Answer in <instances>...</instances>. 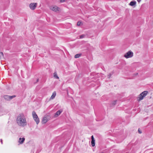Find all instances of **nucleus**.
<instances>
[{"mask_svg":"<svg viewBox=\"0 0 153 153\" xmlns=\"http://www.w3.org/2000/svg\"><path fill=\"white\" fill-rule=\"evenodd\" d=\"M0 140H1V144H2L3 143H2V139H1Z\"/></svg>","mask_w":153,"mask_h":153,"instance_id":"obj_24","label":"nucleus"},{"mask_svg":"<svg viewBox=\"0 0 153 153\" xmlns=\"http://www.w3.org/2000/svg\"><path fill=\"white\" fill-rule=\"evenodd\" d=\"M91 144L92 146L94 147L95 146V140L94 138L93 135H92L91 137Z\"/></svg>","mask_w":153,"mask_h":153,"instance_id":"obj_10","label":"nucleus"},{"mask_svg":"<svg viewBox=\"0 0 153 153\" xmlns=\"http://www.w3.org/2000/svg\"><path fill=\"white\" fill-rule=\"evenodd\" d=\"M112 74H111V73L109 74L108 75V78H110Z\"/></svg>","mask_w":153,"mask_h":153,"instance_id":"obj_17","label":"nucleus"},{"mask_svg":"<svg viewBox=\"0 0 153 153\" xmlns=\"http://www.w3.org/2000/svg\"><path fill=\"white\" fill-rule=\"evenodd\" d=\"M81 56V54H77L75 55L74 57L75 58H78L80 57Z\"/></svg>","mask_w":153,"mask_h":153,"instance_id":"obj_15","label":"nucleus"},{"mask_svg":"<svg viewBox=\"0 0 153 153\" xmlns=\"http://www.w3.org/2000/svg\"><path fill=\"white\" fill-rule=\"evenodd\" d=\"M62 110L61 109L58 111H57L56 113L55 114L54 117H57L58 116H59L60 114L62 112Z\"/></svg>","mask_w":153,"mask_h":153,"instance_id":"obj_9","label":"nucleus"},{"mask_svg":"<svg viewBox=\"0 0 153 153\" xmlns=\"http://www.w3.org/2000/svg\"><path fill=\"white\" fill-rule=\"evenodd\" d=\"M85 36V35L84 34H82L80 36V38L81 39H82L84 38Z\"/></svg>","mask_w":153,"mask_h":153,"instance_id":"obj_16","label":"nucleus"},{"mask_svg":"<svg viewBox=\"0 0 153 153\" xmlns=\"http://www.w3.org/2000/svg\"><path fill=\"white\" fill-rule=\"evenodd\" d=\"M81 22H78L77 23V25L78 26H80L81 25Z\"/></svg>","mask_w":153,"mask_h":153,"instance_id":"obj_20","label":"nucleus"},{"mask_svg":"<svg viewBox=\"0 0 153 153\" xmlns=\"http://www.w3.org/2000/svg\"><path fill=\"white\" fill-rule=\"evenodd\" d=\"M133 56V53L131 51H128L125 54L124 56L127 59L132 57Z\"/></svg>","mask_w":153,"mask_h":153,"instance_id":"obj_4","label":"nucleus"},{"mask_svg":"<svg viewBox=\"0 0 153 153\" xmlns=\"http://www.w3.org/2000/svg\"><path fill=\"white\" fill-rule=\"evenodd\" d=\"M56 93L55 91L51 95L50 99H53L56 96Z\"/></svg>","mask_w":153,"mask_h":153,"instance_id":"obj_13","label":"nucleus"},{"mask_svg":"<svg viewBox=\"0 0 153 153\" xmlns=\"http://www.w3.org/2000/svg\"><path fill=\"white\" fill-rule=\"evenodd\" d=\"M25 140V139L24 137H23L22 138H20L19 139L18 142L20 144H22L24 143Z\"/></svg>","mask_w":153,"mask_h":153,"instance_id":"obj_11","label":"nucleus"},{"mask_svg":"<svg viewBox=\"0 0 153 153\" xmlns=\"http://www.w3.org/2000/svg\"><path fill=\"white\" fill-rule=\"evenodd\" d=\"M37 4L35 3H33L30 4L29 7L30 9L32 10H34L37 7Z\"/></svg>","mask_w":153,"mask_h":153,"instance_id":"obj_7","label":"nucleus"},{"mask_svg":"<svg viewBox=\"0 0 153 153\" xmlns=\"http://www.w3.org/2000/svg\"><path fill=\"white\" fill-rule=\"evenodd\" d=\"M38 80H39V79H37V81H38Z\"/></svg>","mask_w":153,"mask_h":153,"instance_id":"obj_25","label":"nucleus"},{"mask_svg":"<svg viewBox=\"0 0 153 153\" xmlns=\"http://www.w3.org/2000/svg\"><path fill=\"white\" fill-rule=\"evenodd\" d=\"M136 2L135 1H131L129 3V5L131 6H133L136 4Z\"/></svg>","mask_w":153,"mask_h":153,"instance_id":"obj_12","label":"nucleus"},{"mask_svg":"<svg viewBox=\"0 0 153 153\" xmlns=\"http://www.w3.org/2000/svg\"><path fill=\"white\" fill-rule=\"evenodd\" d=\"M137 1L138 3H140L141 1V0H137Z\"/></svg>","mask_w":153,"mask_h":153,"instance_id":"obj_23","label":"nucleus"},{"mask_svg":"<svg viewBox=\"0 0 153 153\" xmlns=\"http://www.w3.org/2000/svg\"><path fill=\"white\" fill-rule=\"evenodd\" d=\"M65 0H60V1L61 2H65Z\"/></svg>","mask_w":153,"mask_h":153,"instance_id":"obj_21","label":"nucleus"},{"mask_svg":"<svg viewBox=\"0 0 153 153\" xmlns=\"http://www.w3.org/2000/svg\"><path fill=\"white\" fill-rule=\"evenodd\" d=\"M117 100H114L113 103H112V104L114 105H115L116 104V103L117 102Z\"/></svg>","mask_w":153,"mask_h":153,"instance_id":"obj_19","label":"nucleus"},{"mask_svg":"<svg viewBox=\"0 0 153 153\" xmlns=\"http://www.w3.org/2000/svg\"><path fill=\"white\" fill-rule=\"evenodd\" d=\"M1 56H3L4 54H3V52H0V56L1 57Z\"/></svg>","mask_w":153,"mask_h":153,"instance_id":"obj_18","label":"nucleus"},{"mask_svg":"<svg viewBox=\"0 0 153 153\" xmlns=\"http://www.w3.org/2000/svg\"><path fill=\"white\" fill-rule=\"evenodd\" d=\"M148 92L147 91H145L141 93L139 95V99L138 100V101H140L142 100L146 96Z\"/></svg>","mask_w":153,"mask_h":153,"instance_id":"obj_3","label":"nucleus"},{"mask_svg":"<svg viewBox=\"0 0 153 153\" xmlns=\"http://www.w3.org/2000/svg\"><path fill=\"white\" fill-rule=\"evenodd\" d=\"M32 115L34 120L36 122V124L38 125L39 123L40 120L39 118H38L35 111H33L32 112Z\"/></svg>","mask_w":153,"mask_h":153,"instance_id":"obj_2","label":"nucleus"},{"mask_svg":"<svg viewBox=\"0 0 153 153\" xmlns=\"http://www.w3.org/2000/svg\"><path fill=\"white\" fill-rule=\"evenodd\" d=\"M16 121L18 124L20 126L24 127L27 125L26 119L22 114H19L17 117Z\"/></svg>","mask_w":153,"mask_h":153,"instance_id":"obj_1","label":"nucleus"},{"mask_svg":"<svg viewBox=\"0 0 153 153\" xmlns=\"http://www.w3.org/2000/svg\"><path fill=\"white\" fill-rule=\"evenodd\" d=\"M53 75H54V77L55 78L57 79H59V77L57 75V73H56V72H54L53 74Z\"/></svg>","mask_w":153,"mask_h":153,"instance_id":"obj_14","label":"nucleus"},{"mask_svg":"<svg viewBox=\"0 0 153 153\" xmlns=\"http://www.w3.org/2000/svg\"><path fill=\"white\" fill-rule=\"evenodd\" d=\"M15 95H13L12 96H9L7 95H5L4 96V98L5 100L7 101H9L12 99L16 97Z\"/></svg>","mask_w":153,"mask_h":153,"instance_id":"obj_5","label":"nucleus"},{"mask_svg":"<svg viewBox=\"0 0 153 153\" xmlns=\"http://www.w3.org/2000/svg\"><path fill=\"white\" fill-rule=\"evenodd\" d=\"M49 119V116L48 115H45L42 119V123L43 124L45 123Z\"/></svg>","mask_w":153,"mask_h":153,"instance_id":"obj_6","label":"nucleus"},{"mask_svg":"<svg viewBox=\"0 0 153 153\" xmlns=\"http://www.w3.org/2000/svg\"><path fill=\"white\" fill-rule=\"evenodd\" d=\"M51 10L54 12H56L57 11H59V8L56 6H51L50 7Z\"/></svg>","mask_w":153,"mask_h":153,"instance_id":"obj_8","label":"nucleus"},{"mask_svg":"<svg viewBox=\"0 0 153 153\" xmlns=\"http://www.w3.org/2000/svg\"><path fill=\"white\" fill-rule=\"evenodd\" d=\"M138 131L139 133L141 134V133L142 132L139 130V129H138Z\"/></svg>","mask_w":153,"mask_h":153,"instance_id":"obj_22","label":"nucleus"}]
</instances>
